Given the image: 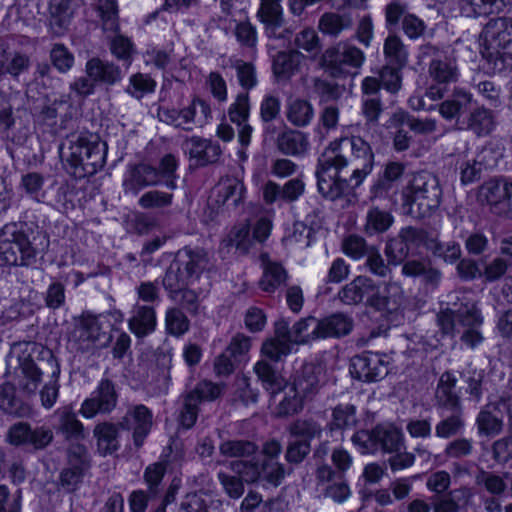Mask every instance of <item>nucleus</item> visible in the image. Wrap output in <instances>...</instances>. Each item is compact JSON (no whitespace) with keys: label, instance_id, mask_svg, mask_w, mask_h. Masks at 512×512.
<instances>
[{"label":"nucleus","instance_id":"603ef678","mask_svg":"<svg viewBox=\"0 0 512 512\" xmlns=\"http://www.w3.org/2000/svg\"><path fill=\"white\" fill-rule=\"evenodd\" d=\"M475 484L477 486L484 487L487 492L494 496H501L507 488V485L501 476L483 469L476 474Z\"/></svg>","mask_w":512,"mask_h":512},{"label":"nucleus","instance_id":"79ce46f5","mask_svg":"<svg viewBox=\"0 0 512 512\" xmlns=\"http://www.w3.org/2000/svg\"><path fill=\"white\" fill-rule=\"evenodd\" d=\"M289 433L295 440L311 444L315 437L320 436L321 427L312 419H297L289 426Z\"/></svg>","mask_w":512,"mask_h":512},{"label":"nucleus","instance_id":"ea45409f","mask_svg":"<svg viewBox=\"0 0 512 512\" xmlns=\"http://www.w3.org/2000/svg\"><path fill=\"white\" fill-rule=\"evenodd\" d=\"M178 168V159L173 154L164 155L159 162L158 168H155L156 178L159 179V184L162 182L164 186L170 190L177 188L176 174Z\"/></svg>","mask_w":512,"mask_h":512},{"label":"nucleus","instance_id":"cd10ccee","mask_svg":"<svg viewBox=\"0 0 512 512\" xmlns=\"http://www.w3.org/2000/svg\"><path fill=\"white\" fill-rule=\"evenodd\" d=\"M189 157L194 160L197 166H206L216 163L222 150L217 142L210 139L192 136L186 141Z\"/></svg>","mask_w":512,"mask_h":512},{"label":"nucleus","instance_id":"3c124183","mask_svg":"<svg viewBox=\"0 0 512 512\" xmlns=\"http://www.w3.org/2000/svg\"><path fill=\"white\" fill-rule=\"evenodd\" d=\"M173 200V193L149 190L138 199V205L143 209H162L170 207Z\"/></svg>","mask_w":512,"mask_h":512},{"label":"nucleus","instance_id":"c85d7f7f","mask_svg":"<svg viewBox=\"0 0 512 512\" xmlns=\"http://www.w3.org/2000/svg\"><path fill=\"white\" fill-rule=\"evenodd\" d=\"M101 336V326L98 319L92 315H83L71 333V341L81 351L89 350Z\"/></svg>","mask_w":512,"mask_h":512},{"label":"nucleus","instance_id":"58836bf2","mask_svg":"<svg viewBox=\"0 0 512 512\" xmlns=\"http://www.w3.org/2000/svg\"><path fill=\"white\" fill-rule=\"evenodd\" d=\"M356 411L355 405L350 403L336 405L332 410L330 430L344 431L353 428L357 423Z\"/></svg>","mask_w":512,"mask_h":512},{"label":"nucleus","instance_id":"f257e3e1","mask_svg":"<svg viewBox=\"0 0 512 512\" xmlns=\"http://www.w3.org/2000/svg\"><path fill=\"white\" fill-rule=\"evenodd\" d=\"M375 155L371 145L360 136L331 141L317 158L315 178L320 195L336 201L363 184L372 172Z\"/></svg>","mask_w":512,"mask_h":512},{"label":"nucleus","instance_id":"4d7b16f0","mask_svg":"<svg viewBox=\"0 0 512 512\" xmlns=\"http://www.w3.org/2000/svg\"><path fill=\"white\" fill-rule=\"evenodd\" d=\"M97 9L105 31L115 32L118 29V10L115 0H97Z\"/></svg>","mask_w":512,"mask_h":512},{"label":"nucleus","instance_id":"f03ea898","mask_svg":"<svg viewBox=\"0 0 512 512\" xmlns=\"http://www.w3.org/2000/svg\"><path fill=\"white\" fill-rule=\"evenodd\" d=\"M326 372V365L320 360L304 362L292 376V382H287L276 369L265 361L258 360V381L275 398L283 392L274 416L286 418L299 414L307 401L318 393L319 383Z\"/></svg>","mask_w":512,"mask_h":512},{"label":"nucleus","instance_id":"393cba45","mask_svg":"<svg viewBox=\"0 0 512 512\" xmlns=\"http://www.w3.org/2000/svg\"><path fill=\"white\" fill-rule=\"evenodd\" d=\"M403 441L400 430L377 424L367 433V444L372 451L397 452Z\"/></svg>","mask_w":512,"mask_h":512},{"label":"nucleus","instance_id":"9b49d317","mask_svg":"<svg viewBox=\"0 0 512 512\" xmlns=\"http://www.w3.org/2000/svg\"><path fill=\"white\" fill-rule=\"evenodd\" d=\"M219 450L224 456L242 458L233 463L234 471L247 483H254L256 481V461L254 456L256 445L253 442L229 440L223 442Z\"/></svg>","mask_w":512,"mask_h":512},{"label":"nucleus","instance_id":"c9c22d12","mask_svg":"<svg viewBox=\"0 0 512 512\" xmlns=\"http://www.w3.org/2000/svg\"><path fill=\"white\" fill-rule=\"evenodd\" d=\"M278 151L287 156H298L303 154L308 147L307 137L300 131L287 130L277 136Z\"/></svg>","mask_w":512,"mask_h":512},{"label":"nucleus","instance_id":"1a4fd4ad","mask_svg":"<svg viewBox=\"0 0 512 512\" xmlns=\"http://www.w3.org/2000/svg\"><path fill=\"white\" fill-rule=\"evenodd\" d=\"M365 61L364 52L353 45L328 47L321 56L322 69L333 78H346L350 75L349 68H360Z\"/></svg>","mask_w":512,"mask_h":512},{"label":"nucleus","instance_id":"9d476101","mask_svg":"<svg viewBox=\"0 0 512 512\" xmlns=\"http://www.w3.org/2000/svg\"><path fill=\"white\" fill-rule=\"evenodd\" d=\"M405 171L406 165L403 162L387 161L369 188L370 200H392L399 192Z\"/></svg>","mask_w":512,"mask_h":512},{"label":"nucleus","instance_id":"49530a36","mask_svg":"<svg viewBox=\"0 0 512 512\" xmlns=\"http://www.w3.org/2000/svg\"><path fill=\"white\" fill-rule=\"evenodd\" d=\"M165 327L168 334L179 337L188 332L190 321L180 308L167 309Z\"/></svg>","mask_w":512,"mask_h":512},{"label":"nucleus","instance_id":"72a5a7b5","mask_svg":"<svg viewBox=\"0 0 512 512\" xmlns=\"http://www.w3.org/2000/svg\"><path fill=\"white\" fill-rule=\"evenodd\" d=\"M54 415L58 419L57 432L61 433L67 440H80L85 438V429L78 420L73 408L69 405L58 408Z\"/></svg>","mask_w":512,"mask_h":512},{"label":"nucleus","instance_id":"e2e57ef3","mask_svg":"<svg viewBox=\"0 0 512 512\" xmlns=\"http://www.w3.org/2000/svg\"><path fill=\"white\" fill-rule=\"evenodd\" d=\"M166 473V465L161 462L153 463L145 469L144 481L148 487V493L155 497L159 492V485Z\"/></svg>","mask_w":512,"mask_h":512},{"label":"nucleus","instance_id":"39448f33","mask_svg":"<svg viewBox=\"0 0 512 512\" xmlns=\"http://www.w3.org/2000/svg\"><path fill=\"white\" fill-rule=\"evenodd\" d=\"M339 298L348 305L364 303L386 315H397L402 312V295L391 296L381 293L374 281L366 276H357L343 287L339 292Z\"/></svg>","mask_w":512,"mask_h":512},{"label":"nucleus","instance_id":"a19ab883","mask_svg":"<svg viewBox=\"0 0 512 512\" xmlns=\"http://www.w3.org/2000/svg\"><path fill=\"white\" fill-rule=\"evenodd\" d=\"M478 434L485 437H495L503 429V419L488 409H481L476 417Z\"/></svg>","mask_w":512,"mask_h":512},{"label":"nucleus","instance_id":"5fc2aeb1","mask_svg":"<svg viewBox=\"0 0 512 512\" xmlns=\"http://www.w3.org/2000/svg\"><path fill=\"white\" fill-rule=\"evenodd\" d=\"M437 326L443 337L454 338L458 334V310L441 308L436 315Z\"/></svg>","mask_w":512,"mask_h":512},{"label":"nucleus","instance_id":"aec40b11","mask_svg":"<svg viewBox=\"0 0 512 512\" xmlns=\"http://www.w3.org/2000/svg\"><path fill=\"white\" fill-rule=\"evenodd\" d=\"M258 8V21L264 24L266 36L272 40H282L285 42L283 35V8L281 0H260Z\"/></svg>","mask_w":512,"mask_h":512},{"label":"nucleus","instance_id":"7ed1b4c3","mask_svg":"<svg viewBox=\"0 0 512 512\" xmlns=\"http://www.w3.org/2000/svg\"><path fill=\"white\" fill-rule=\"evenodd\" d=\"M60 157L77 178L94 175L105 164V144L96 134L73 133L60 147Z\"/></svg>","mask_w":512,"mask_h":512},{"label":"nucleus","instance_id":"052dcab7","mask_svg":"<svg viewBox=\"0 0 512 512\" xmlns=\"http://www.w3.org/2000/svg\"><path fill=\"white\" fill-rule=\"evenodd\" d=\"M429 74L433 82H440L448 85L457 81L458 74L455 67L445 61H432Z\"/></svg>","mask_w":512,"mask_h":512},{"label":"nucleus","instance_id":"2eb2a0df","mask_svg":"<svg viewBox=\"0 0 512 512\" xmlns=\"http://www.w3.org/2000/svg\"><path fill=\"white\" fill-rule=\"evenodd\" d=\"M354 328L353 318L347 313L336 311L317 320L311 332L314 340L341 339Z\"/></svg>","mask_w":512,"mask_h":512},{"label":"nucleus","instance_id":"a211bd4d","mask_svg":"<svg viewBox=\"0 0 512 512\" xmlns=\"http://www.w3.org/2000/svg\"><path fill=\"white\" fill-rule=\"evenodd\" d=\"M159 179L156 178L155 167L139 163L129 165L122 181V188L125 195L137 196L146 187L157 186Z\"/></svg>","mask_w":512,"mask_h":512},{"label":"nucleus","instance_id":"ddd939ff","mask_svg":"<svg viewBox=\"0 0 512 512\" xmlns=\"http://www.w3.org/2000/svg\"><path fill=\"white\" fill-rule=\"evenodd\" d=\"M118 397L115 383L103 378L90 397L83 401L80 413L86 419H92L97 414H110L117 406Z\"/></svg>","mask_w":512,"mask_h":512},{"label":"nucleus","instance_id":"5701e85b","mask_svg":"<svg viewBox=\"0 0 512 512\" xmlns=\"http://www.w3.org/2000/svg\"><path fill=\"white\" fill-rule=\"evenodd\" d=\"M258 261L261 262L263 269L262 276L258 279V289L267 293L276 292L280 286L287 282V270L282 263L272 261L267 252L259 253Z\"/></svg>","mask_w":512,"mask_h":512},{"label":"nucleus","instance_id":"f8f14e48","mask_svg":"<svg viewBox=\"0 0 512 512\" xmlns=\"http://www.w3.org/2000/svg\"><path fill=\"white\" fill-rule=\"evenodd\" d=\"M13 359V355L8 359L7 375L12 378L10 383L14 386V391L18 388L26 395L35 394L42 380L41 370L28 354L17 356L18 365L15 367H12Z\"/></svg>","mask_w":512,"mask_h":512},{"label":"nucleus","instance_id":"13d9d810","mask_svg":"<svg viewBox=\"0 0 512 512\" xmlns=\"http://www.w3.org/2000/svg\"><path fill=\"white\" fill-rule=\"evenodd\" d=\"M342 251L350 259L358 261L368 255V245L362 236L351 234L344 238Z\"/></svg>","mask_w":512,"mask_h":512},{"label":"nucleus","instance_id":"774afa93","mask_svg":"<svg viewBox=\"0 0 512 512\" xmlns=\"http://www.w3.org/2000/svg\"><path fill=\"white\" fill-rule=\"evenodd\" d=\"M29 431L30 423L24 421L16 422L8 428L5 434V441L15 447L28 446Z\"/></svg>","mask_w":512,"mask_h":512},{"label":"nucleus","instance_id":"a18cd8bd","mask_svg":"<svg viewBox=\"0 0 512 512\" xmlns=\"http://www.w3.org/2000/svg\"><path fill=\"white\" fill-rule=\"evenodd\" d=\"M404 67H400L399 65L385 64L380 72L379 78L382 84L383 89L392 94H397L402 87V70Z\"/></svg>","mask_w":512,"mask_h":512},{"label":"nucleus","instance_id":"e433bc0d","mask_svg":"<svg viewBox=\"0 0 512 512\" xmlns=\"http://www.w3.org/2000/svg\"><path fill=\"white\" fill-rule=\"evenodd\" d=\"M383 53L386 64L405 67L408 62V51L396 34L389 33L383 44Z\"/></svg>","mask_w":512,"mask_h":512},{"label":"nucleus","instance_id":"0eeeda50","mask_svg":"<svg viewBox=\"0 0 512 512\" xmlns=\"http://www.w3.org/2000/svg\"><path fill=\"white\" fill-rule=\"evenodd\" d=\"M158 119L175 128L191 132L194 129L203 128L212 118L210 104L200 98L193 96L188 105L181 109L160 107L157 112Z\"/></svg>","mask_w":512,"mask_h":512},{"label":"nucleus","instance_id":"4468645a","mask_svg":"<svg viewBox=\"0 0 512 512\" xmlns=\"http://www.w3.org/2000/svg\"><path fill=\"white\" fill-rule=\"evenodd\" d=\"M483 57L494 71L506 72L512 69V33L499 30L484 40Z\"/></svg>","mask_w":512,"mask_h":512},{"label":"nucleus","instance_id":"20e7f679","mask_svg":"<svg viewBox=\"0 0 512 512\" xmlns=\"http://www.w3.org/2000/svg\"><path fill=\"white\" fill-rule=\"evenodd\" d=\"M442 188L436 177L425 172L415 174L402 191V206L415 219L430 217L440 206Z\"/></svg>","mask_w":512,"mask_h":512},{"label":"nucleus","instance_id":"338daca9","mask_svg":"<svg viewBox=\"0 0 512 512\" xmlns=\"http://www.w3.org/2000/svg\"><path fill=\"white\" fill-rule=\"evenodd\" d=\"M463 426L464 422L461 418V414L454 413L437 423L435 427V435L438 438L448 439L459 433Z\"/></svg>","mask_w":512,"mask_h":512},{"label":"nucleus","instance_id":"b1692460","mask_svg":"<svg viewBox=\"0 0 512 512\" xmlns=\"http://www.w3.org/2000/svg\"><path fill=\"white\" fill-rule=\"evenodd\" d=\"M497 127L496 115L493 110L477 107L459 122V128L472 132L479 138L487 137Z\"/></svg>","mask_w":512,"mask_h":512},{"label":"nucleus","instance_id":"473e14b6","mask_svg":"<svg viewBox=\"0 0 512 512\" xmlns=\"http://www.w3.org/2000/svg\"><path fill=\"white\" fill-rule=\"evenodd\" d=\"M256 238V226L250 224H241L235 226L224 238L219 247L220 253H229L230 248L235 247L241 254L248 252Z\"/></svg>","mask_w":512,"mask_h":512},{"label":"nucleus","instance_id":"37998d69","mask_svg":"<svg viewBox=\"0 0 512 512\" xmlns=\"http://www.w3.org/2000/svg\"><path fill=\"white\" fill-rule=\"evenodd\" d=\"M314 109L307 100L296 99L288 107L287 119L295 126L304 127L312 119Z\"/></svg>","mask_w":512,"mask_h":512},{"label":"nucleus","instance_id":"7c9ffc66","mask_svg":"<svg viewBox=\"0 0 512 512\" xmlns=\"http://www.w3.org/2000/svg\"><path fill=\"white\" fill-rule=\"evenodd\" d=\"M157 317L153 305L136 303L128 320L129 330L137 337L143 338L153 333L156 329Z\"/></svg>","mask_w":512,"mask_h":512},{"label":"nucleus","instance_id":"864d4df0","mask_svg":"<svg viewBox=\"0 0 512 512\" xmlns=\"http://www.w3.org/2000/svg\"><path fill=\"white\" fill-rule=\"evenodd\" d=\"M45 178L38 172H29L22 175L20 181V189H22L27 196L36 201H41L45 193L43 187Z\"/></svg>","mask_w":512,"mask_h":512},{"label":"nucleus","instance_id":"c756f323","mask_svg":"<svg viewBox=\"0 0 512 512\" xmlns=\"http://www.w3.org/2000/svg\"><path fill=\"white\" fill-rule=\"evenodd\" d=\"M120 422L102 421L95 425L93 436L96 448L101 456L112 455L120 448Z\"/></svg>","mask_w":512,"mask_h":512},{"label":"nucleus","instance_id":"f3484780","mask_svg":"<svg viewBox=\"0 0 512 512\" xmlns=\"http://www.w3.org/2000/svg\"><path fill=\"white\" fill-rule=\"evenodd\" d=\"M385 364L378 353L365 351L351 359L350 373L354 378L367 383L377 382L384 377Z\"/></svg>","mask_w":512,"mask_h":512},{"label":"nucleus","instance_id":"0e129e2a","mask_svg":"<svg viewBox=\"0 0 512 512\" xmlns=\"http://www.w3.org/2000/svg\"><path fill=\"white\" fill-rule=\"evenodd\" d=\"M294 44L297 49H302L308 53H318L321 49L318 34L310 27H306L296 34Z\"/></svg>","mask_w":512,"mask_h":512},{"label":"nucleus","instance_id":"dca6fc26","mask_svg":"<svg viewBox=\"0 0 512 512\" xmlns=\"http://www.w3.org/2000/svg\"><path fill=\"white\" fill-rule=\"evenodd\" d=\"M153 414L143 404L133 405L127 409L120 421V427L124 430L133 429V442L136 448L143 446L144 441L151 431Z\"/></svg>","mask_w":512,"mask_h":512},{"label":"nucleus","instance_id":"4c0bfd02","mask_svg":"<svg viewBox=\"0 0 512 512\" xmlns=\"http://www.w3.org/2000/svg\"><path fill=\"white\" fill-rule=\"evenodd\" d=\"M393 223L394 217L389 211L371 207L367 212L365 232L368 236H375L389 230Z\"/></svg>","mask_w":512,"mask_h":512},{"label":"nucleus","instance_id":"de8ad7c7","mask_svg":"<svg viewBox=\"0 0 512 512\" xmlns=\"http://www.w3.org/2000/svg\"><path fill=\"white\" fill-rule=\"evenodd\" d=\"M224 384L214 383L210 380H201L187 394L192 396L197 403L203 401H214L219 398L223 392Z\"/></svg>","mask_w":512,"mask_h":512},{"label":"nucleus","instance_id":"c03bdc74","mask_svg":"<svg viewBox=\"0 0 512 512\" xmlns=\"http://www.w3.org/2000/svg\"><path fill=\"white\" fill-rule=\"evenodd\" d=\"M285 477V467L278 461H262L258 459V483L266 481L268 484L278 487Z\"/></svg>","mask_w":512,"mask_h":512},{"label":"nucleus","instance_id":"69168bd1","mask_svg":"<svg viewBox=\"0 0 512 512\" xmlns=\"http://www.w3.org/2000/svg\"><path fill=\"white\" fill-rule=\"evenodd\" d=\"M54 439L53 431L47 426L32 427L30 424V431L28 437V446L34 450H43L47 448Z\"/></svg>","mask_w":512,"mask_h":512},{"label":"nucleus","instance_id":"2f4dec72","mask_svg":"<svg viewBox=\"0 0 512 512\" xmlns=\"http://www.w3.org/2000/svg\"><path fill=\"white\" fill-rule=\"evenodd\" d=\"M472 94L463 89L455 88L452 95L439 105L440 115L447 121L456 119L457 124L464 118L463 115L468 111L472 104Z\"/></svg>","mask_w":512,"mask_h":512},{"label":"nucleus","instance_id":"f704fd0d","mask_svg":"<svg viewBox=\"0 0 512 512\" xmlns=\"http://www.w3.org/2000/svg\"><path fill=\"white\" fill-rule=\"evenodd\" d=\"M195 281L175 259L166 270L162 284L172 300H177L182 288L188 287Z\"/></svg>","mask_w":512,"mask_h":512},{"label":"nucleus","instance_id":"412c9836","mask_svg":"<svg viewBox=\"0 0 512 512\" xmlns=\"http://www.w3.org/2000/svg\"><path fill=\"white\" fill-rule=\"evenodd\" d=\"M272 58V72L278 84H286L299 71L305 56L299 50H282L276 54L269 51Z\"/></svg>","mask_w":512,"mask_h":512},{"label":"nucleus","instance_id":"680f3d73","mask_svg":"<svg viewBox=\"0 0 512 512\" xmlns=\"http://www.w3.org/2000/svg\"><path fill=\"white\" fill-rule=\"evenodd\" d=\"M155 81L148 75L137 73L130 77L129 86L126 92L131 96L140 99L144 94L154 91Z\"/></svg>","mask_w":512,"mask_h":512},{"label":"nucleus","instance_id":"bf43d9fd","mask_svg":"<svg viewBox=\"0 0 512 512\" xmlns=\"http://www.w3.org/2000/svg\"><path fill=\"white\" fill-rule=\"evenodd\" d=\"M347 26L348 21L345 17L333 12L324 13L318 24L323 34L333 37L338 36Z\"/></svg>","mask_w":512,"mask_h":512},{"label":"nucleus","instance_id":"09e8293b","mask_svg":"<svg viewBox=\"0 0 512 512\" xmlns=\"http://www.w3.org/2000/svg\"><path fill=\"white\" fill-rule=\"evenodd\" d=\"M294 348L295 346L292 344L275 338H270L263 342L260 353L264 358L272 362H278L282 360V358L291 354Z\"/></svg>","mask_w":512,"mask_h":512},{"label":"nucleus","instance_id":"423d86ee","mask_svg":"<svg viewBox=\"0 0 512 512\" xmlns=\"http://www.w3.org/2000/svg\"><path fill=\"white\" fill-rule=\"evenodd\" d=\"M37 251L25 225L6 224L0 231V257L11 266H29L36 261Z\"/></svg>","mask_w":512,"mask_h":512},{"label":"nucleus","instance_id":"6ab92c4d","mask_svg":"<svg viewBox=\"0 0 512 512\" xmlns=\"http://www.w3.org/2000/svg\"><path fill=\"white\" fill-rule=\"evenodd\" d=\"M244 184L236 177L226 176L212 190L211 199L226 210L237 208L244 201Z\"/></svg>","mask_w":512,"mask_h":512},{"label":"nucleus","instance_id":"bb28decb","mask_svg":"<svg viewBox=\"0 0 512 512\" xmlns=\"http://www.w3.org/2000/svg\"><path fill=\"white\" fill-rule=\"evenodd\" d=\"M249 113L250 103L248 93H239L235 102L230 105L228 115L230 120L239 126L238 139L242 147H247L250 144L253 132V127L246 124Z\"/></svg>","mask_w":512,"mask_h":512},{"label":"nucleus","instance_id":"4be33fe9","mask_svg":"<svg viewBox=\"0 0 512 512\" xmlns=\"http://www.w3.org/2000/svg\"><path fill=\"white\" fill-rule=\"evenodd\" d=\"M213 254L202 247L186 246L180 249L176 254V260L181 266H184L186 272L197 281L202 273L212 264Z\"/></svg>","mask_w":512,"mask_h":512},{"label":"nucleus","instance_id":"a878e982","mask_svg":"<svg viewBox=\"0 0 512 512\" xmlns=\"http://www.w3.org/2000/svg\"><path fill=\"white\" fill-rule=\"evenodd\" d=\"M126 69L113 62L103 60L99 57H92L86 62V75L94 79L96 84L112 86L119 83L126 74Z\"/></svg>","mask_w":512,"mask_h":512},{"label":"nucleus","instance_id":"6e6d98bb","mask_svg":"<svg viewBox=\"0 0 512 512\" xmlns=\"http://www.w3.org/2000/svg\"><path fill=\"white\" fill-rule=\"evenodd\" d=\"M398 122L402 126H407L416 134H429L434 132L437 127L436 120L430 118L420 119L409 112H401L398 117Z\"/></svg>","mask_w":512,"mask_h":512},{"label":"nucleus","instance_id":"6e6552de","mask_svg":"<svg viewBox=\"0 0 512 512\" xmlns=\"http://www.w3.org/2000/svg\"><path fill=\"white\" fill-rule=\"evenodd\" d=\"M428 240V233L421 228L402 227L396 237L390 238L385 245L388 264L398 266L410 255L418 253Z\"/></svg>","mask_w":512,"mask_h":512},{"label":"nucleus","instance_id":"8fccbe9b","mask_svg":"<svg viewBox=\"0 0 512 512\" xmlns=\"http://www.w3.org/2000/svg\"><path fill=\"white\" fill-rule=\"evenodd\" d=\"M50 60L53 67L60 73H68L74 66L75 57L73 53L61 43H56L50 51Z\"/></svg>","mask_w":512,"mask_h":512}]
</instances>
